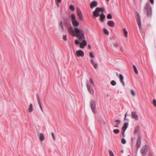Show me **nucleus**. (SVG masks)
<instances>
[{
    "mask_svg": "<svg viewBox=\"0 0 156 156\" xmlns=\"http://www.w3.org/2000/svg\"><path fill=\"white\" fill-rule=\"evenodd\" d=\"M75 33L77 35V37L80 40L85 39V35L83 31L76 27L74 29Z\"/></svg>",
    "mask_w": 156,
    "mask_h": 156,
    "instance_id": "obj_1",
    "label": "nucleus"
},
{
    "mask_svg": "<svg viewBox=\"0 0 156 156\" xmlns=\"http://www.w3.org/2000/svg\"><path fill=\"white\" fill-rule=\"evenodd\" d=\"M144 11L147 13V15L148 17H151L152 10L151 6L149 2H147L144 7Z\"/></svg>",
    "mask_w": 156,
    "mask_h": 156,
    "instance_id": "obj_2",
    "label": "nucleus"
},
{
    "mask_svg": "<svg viewBox=\"0 0 156 156\" xmlns=\"http://www.w3.org/2000/svg\"><path fill=\"white\" fill-rule=\"evenodd\" d=\"M71 19L73 25L75 27H77L79 25V23L78 21L76 20V17L74 14L71 15Z\"/></svg>",
    "mask_w": 156,
    "mask_h": 156,
    "instance_id": "obj_3",
    "label": "nucleus"
},
{
    "mask_svg": "<svg viewBox=\"0 0 156 156\" xmlns=\"http://www.w3.org/2000/svg\"><path fill=\"white\" fill-rule=\"evenodd\" d=\"M90 106L92 111L95 114L97 112L96 109V104L95 101L94 100H92L90 103Z\"/></svg>",
    "mask_w": 156,
    "mask_h": 156,
    "instance_id": "obj_4",
    "label": "nucleus"
},
{
    "mask_svg": "<svg viewBox=\"0 0 156 156\" xmlns=\"http://www.w3.org/2000/svg\"><path fill=\"white\" fill-rule=\"evenodd\" d=\"M148 147L146 145H145L142 148L141 150V153L142 156H145L146 155Z\"/></svg>",
    "mask_w": 156,
    "mask_h": 156,
    "instance_id": "obj_5",
    "label": "nucleus"
},
{
    "mask_svg": "<svg viewBox=\"0 0 156 156\" xmlns=\"http://www.w3.org/2000/svg\"><path fill=\"white\" fill-rule=\"evenodd\" d=\"M137 17L136 18V21L140 29H141V21L140 20V14L138 13H137Z\"/></svg>",
    "mask_w": 156,
    "mask_h": 156,
    "instance_id": "obj_6",
    "label": "nucleus"
},
{
    "mask_svg": "<svg viewBox=\"0 0 156 156\" xmlns=\"http://www.w3.org/2000/svg\"><path fill=\"white\" fill-rule=\"evenodd\" d=\"M100 11V8L99 7L96 8L95 10L93 12V16L95 17H97L99 16L100 15L99 12Z\"/></svg>",
    "mask_w": 156,
    "mask_h": 156,
    "instance_id": "obj_7",
    "label": "nucleus"
},
{
    "mask_svg": "<svg viewBox=\"0 0 156 156\" xmlns=\"http://www.w3.org/2000/svg\"><path fill=\"white\" fill-rule=\"evenodd\" d=\"M141 144V137L140 136H139L136 143V147L139 149L140 147Z\"/></svg>",
    "mask_w": 156,
    "mask_h": 156,
    "instance_id": "obj_8",
    "label": "nucleus"
},
{
    "mask_svg": "<svg viewBox=\"0 0 156 156\" xmlns=\"http://www.w3.org/2000/svg\"><path fill=\"white\" fill-rule=\"evenodd\" d=\"M77 15L81 20L82 21L83 19V14L81 11V10L79 9H77Z\"/></svg>",
    "mask_w": 156,
    "mask_h": 156,
    "instance_id": "obj_9",
    "label": "nucleus"
},
{
    "mask_svg": "<svg viewBox=\"0 0 156 156\" xmlns=\"http://www.w3.org/2000/svg\"><path fill=\"white\" fill-rule=\"evenodd\" d=\"M76 54L77 57H83L84 55V53L82 50H79L76 51Z\"/></svg>",
    "mask_w": 156,
    "mask_h": 156,
    "instance_id": "obj_10",
    "label": "nucleus"
},
{
    "mask_svg": "<svg viewBox=\"0 0 156 156\" xmlns=\"http://www.w3.org/2000/svg\"><path fill=\"white\" fill-rule=\"evenodd\" d=\"M132 117L134 119L136 120L137 121L139 119L138 115H136L135 112L133 111L131 112V114Z\"/></svg>",
    "mask_w": 156,
    "mask_h": 156,
    "instance_id": "obj_11",
    "label": "nucleus"
},
{
    "mask_svg": "<svg viewBox=\"0 0 156 156\" xmlns=\"http://www.w3.org/2000/svg\"><path fill=\"white\" fill-rule=\"evenodd\" d=\"M98 5V3L97 1H93L90 4V7L91 9H92L93 8L96 7Z\"/></svg>",
    "mask_w": 156,
    "mask_h": 156,
    "instance_id": "obj_12",
    "label": "nucleus"
},
{
    "mask_svg": "<svg viewBox=\"0 0 156 156\" xmlns=\"http://www.w3.org/2000/svg\"><path fill=\"white\" fill-rule=\"evenodd\" d=\"M87 86L90 93L91 94H94V90L92 87L90 86L89 84L87 83Z\"/></svg>",
    "mask_w": 156,
    "mask_h": 156,
    "instance_id": "obj_13",
    "label": "nucleus"
},
{
    "mask_svg": "<svg viewBox=\"0 0 156 156\" xmlns=\"http://www.w3.org/2000/svg\"><path fill=\"white\" fill-rule=\"evenodd\" d=\"M81 40L83 41V42L80 43V47L81 48H83L85 46L87 45V42L85 39L82 40Z\"/></svg>",
    "mask_w": 156,
    "mask_h": 156,
    "instance_id": "obj_14",
    "label": "nucleus"
},
{
    "mask_svg": "<svg viewBox=\"0 0 156 156\" xmlns=\"http://www.w3.org/2000/svg\"><path fill=\"white\" fill-rule=\"evenodd\" d=\"M121 121L119 120L116 119L115 120L114 122L113 123V125L114 127H119V125L120 124Z\"/></svg>",
    "mask_w": 156,
    "mask_h": 156,
    "instance_id": "obj_15",
    "label": "nucleus"
},
{
    "mask_svg": "<svg viewBox=\"0 0 156 156\" xmlns=\"http://www.w3.org/2000/svg\"><path fill=\"white\" fill-rule=\"evenodd\" d=\"M99 16H100V20L102 22H104L106 18L105 15L103 13H101L100 15V14Z\"/></svg>",
    "mask_w": 156,
    "mask_h": 156,
    "instance_id": "obj_16",
    "label": "nucleus"
},
{
    "mask_svg": "<svg viewBox=\"0 0 156 156\" xmlns=\"http://www.w3.org/2000/svg\"><path fill=\"white\" fill-rule=\"evenodd\" d=\"M119 77L120 79L121 82L122 83L123 86H124L125 85V83L123 81L124 77L123 75L121 74H119Z\"/></svg>",
    "mask_w": 156,
    "mask_h": 156,
    "instance_id": "obj_17",
    "label": "nucleus"
},
{
    "mask_svg": "<svg viewBox=\"0 0 156 156\" xmlns=\"http://www.w3.org/2000/svg\"><path fill=\"white\" fill-rule=\"evenodd\" d=\"M140 133V126L137 125L135 128L134 133L136 134H139Z\"/></svg>",
    "mask_w": 156,
    "mask_h": 156,
    "instance_id": "obj_18",
    "label": "nucleus"
},
{
    "mask_svg": "<svg viewBox=\"0 0 156 156\" xmlns=\"http://www.w3.org/2000/svg\"><path fill=\"white\" fill-rule=\"evenodd\" d=\"M128 125V123L127 122L125 123L123 126L122 127V131H125L126 129H127Z\"/></svg>",
    "mask_w": 156,
    "mask_h": 156,
    "instance_id": "obj_19",
    "label": "nucleus"
},
{
    "mask_svg": "<svg viewBox=\"0 0 156 156\" xmlns=\"http://www.w3.org/2000/svg\"><path fill=\"white\" fill-rule=\"evenodd\" d=\"M68 30L70 34H74V32L73 30L72 27L71 25L68 28Z\"/></svg>",
    "mask_w": 156,
    "mask_h": 156,
    "instance_id": "obj_20",
    "label": "nucleus"
},
{
    "mask_svg": "<svg viewBox=\"0 0 156 156\" xmlns=\"http://www.w3.org/2000/svg\"><path fill=\"white\" fill-rule=\"evenodd\" d=\"M108 25L112 27H113L115 25L114 22L112 20H110L108 21Z\"/></svg>",
    "mask_w": 156,
    "mask_h": 156,
    "instance_id": "obj_21",
    "label": "nucleus"
},
{
    "mask_svg": "<svg viewBox=\"0 0 156 156\" xmlns=\"http://www.w3.org/2000/svg\"><path fill=\"white\" fill-rule=\"evenodd\" d=\"M60 25L62 31L63 32L64 30V25L63 24V22L62 21H61L60 22Z\"/></svg>",
    "mask_w": 156,
    "mask_h": 156,
    "instance_id": "obj_22",
    "label": "nucleus"
},
{
    "mask_svg": "<svg viewBox=\"0 0 156 156\" xmlns=\"http://www.w3.org/2000/svg\"><path fill=\"white\" fill-rule=\"evenodd\" d=\"M40 140L41 141H42L44 139V137L43 134L42 133H41L39 135Z\"/></svg>",
    "mask_w": 156,
    "mask_h": 156,
    "instance_id": "obj_23",
    "label": "nucleus"
},
{
    "mask_svg": "<svg viewBox=\"0 0 156 156\" xmlns=\"http://www.w3.org/2000/svg\"><path fill=\"white\" fill-rule=\"evenodd\" d=\"M33 105L32 104H30L29 106V111L30 112H31L33 111Z\"/></svg>",
    "mask_w": 156,
    "mask_h": 156,
    "instance_id": "obj_24",
    "label": "nucleus"
},
{
    "mask_svg": "<svg viewBox=\"0 0 156 156\" xmlns=\"http://www.w3.org/2000/svg\"><path fill=\"white\" fill-rule=\"evenodd\" d=\"M133 68L134 69V72H135V73L136 74H137L138 73V71L137 69H136V66L134 65H133Z\"/></svg>",
    "mask_w": 156,
    "mask_h": 156,
    "instance_id": "obj_25",
    "label": "nucleus"
},
{
    "mask_svg": "<svg viewBox=\"0 0 156 156\" xmlns=\"http://www.w3.org/2000/svg\"><path fill=\"white\" fill-rule=\"evenodd\" d=\"M123 31L124 32V35L125 37H126L127 36V34L128 32L126 30L125 28L123 29Z\"/></svg>",
    "mask_w": 156,
    "mask_h": 156,
    "instance_id": "obj_26",
    "label": "nucleus"
},
{
    "mask_svg": "<svg viewBox=\"0 0 156 156\" xmlns=\"http://www.w3.org/2000/svg\"><path fill=\"white\" fill-rule=\"evenodd\" d=\"M104 32L105 34L107 35H108L109 34V32L105 28H104L103 29Z\"/></svg>",
    "mask_w": 156,
    "mask_h": 156,
    "instance_id": "obj_27",
    "label": "nucleus"
},
{
    "mask_svg": "<svg viewBox=\"0 0 156 156\" xmlns=\"http://www.w3.org/2000/svg\"><path fill=\"white\" fill-rule=\"evenodd\" d=\"M110 83L112 85L115 86L116 84V83L115 81L112 80L111 81V82Z\"/></svg>",
    "mask_w": 156,
    "mask_h": 156,
    "instance_id": "obj_28",
    "label": "nucleus"
},
{
    "mask_svg": "<svg viewBox=\"0 0 156 156\" xmlns=\"http://www.w3.org/2000/svg\"><path fill=\"white\" fill-rule=\"evenodd\" d=\"M107 17L108 19H111L112 18V15L110 13H109L107 16Z\"/></svg>",
    "mask_w": 156,
    "mask_h": 156,
    "instance_id": "obj_29",
    "label": "nucleus"
},
{
    "mask_svg": "<svg viewBox=\"0 0 156 156\" xmlns=\"http://www.w3.org/2000/svg\"><path fill=\"white\" fill-rule=\"evenodd\" d=\"M113 132L115 134H118L119 132V129H115L113 131Z\"/></svg>",
    "mask_w": 156,
    "mask_h": 156,
    "instance_id": "obj_30",
    "label": "nucleus"
},
{
    "mask_svg": "<svg viewBox=\"0 0 156 156\" xmlns=\"http://www.w3.org/2000/svg\"><path fill=\"white\" fill-rule=\"evenodd\" d=\"M36 96L37 97V101H38V103H41V101H40V98L39 97V96L38 94H36Z\"/></svg>",
    "mask_w": 156,
    "mask_h": 156,
    "instance_id": "obj_31",
    "label": "nucleus"
},
{
    "mask_svg": "<svg viewBox=\"0 0 156 156\" xmlns=\"http://www.w3.org/2000/svg\"><path fill=\"white\" fill-rule=\"evenodd\" d=\"M121 142L123 144H124L126 143V140L124 138H122L121 140Z\"/></svg>",
    "mask_w": 156,
    "mask_h": 156,
    "instance_id": "obj_32",
    "label": "nucleus"
},
{
    "mask_svg": "<svg viewBox=\"0 0 156 156\" xmlns=\"http://www.w3.org/2000/svg\"><path fill=\"white\" fill-rule=\"evenodd\" d=\"M69 9L72 11L74 10L75 8L73 5H71L69 7Z\"/></svg>",
    "mask_w": 156,
    "mask_h": 156,
    "instance_id": "obj_33",
    "label": "nucleus"
},
{
    "mask_svg": "<svg viewBox=\"0 0 156 156\" xmlns=\"http://www.w3.org/2000/svg\"><path fill=\"white\" fill-rule=\"evenodd\" d=\"M109 154L110 156H114L113 153L111 151H109Z\"/></svg>",
    "mask_w": 156,
    "mask_h": 156,
    "instance_id": "obj_34",
    "label": "nucleus"
},
{
    "mask_svg": "<svg viewBox=\"0 0 156 156\" xmlns=\"http://www.w3.org/2000/svg\"><path fill=\"white\" fill-rule=\"evenodd\" d=\"M93 65L94 66L95 69H97V68H98L97 63H95Z\"/></svg>",
    "mask_w": 156,
    "mask_h": 156,
    "instance_id": "obj_35",
    "label": "nucleus"
},
{
    "mask_svg": "<svg viewBox=\"0 0 156 156\" xmlns=\"http://www.w3.org/2000/svg\"><path fill=\"white\" fill-rule=\"evenodd\" d=\"M113 46L114 47H117L118 46V44L116 43H114L112 44Z\"/></svg>",
    "mask_w": 156,
    "mask_h": 156,
    "instance_id": "obj_36",
    "label": "nucleus"
},
{
    "mask_svg": "<svg viewBox=\"0 0 156 156\" xmlns=\"http://www.w3.org/2000/svg\"><path fill=\"white\" fill-rule=\"evenodd\" d=\"M131 93L133 95V96H135V92L134 91V90L133 89H131Z\"/></svg>",
    "mask_w": 156,
    "mask_h": 156,
    "instance_id": "obj_37",
    "label": "nucleus"
},
{
    "mask_svg": "<svg viewBox=\"0 0 156 156\" xmlns=\"http://www.w3.org/2000/svg\"><path fill=\"white\" fill-rule=\"evenodd\" d=\"M90 57L92 58H94V56L92 52H90Z\"/></svg>",
    "mask_w": 156,
    "mask_h": 156,
    "instance_id": "obj_38",
    "label": "nucleus"
},
{
    "mask_svg": "<svg viewBox=\"0 0 156 156\" xmlns=\"http://www.w3.org/2000/svg\"><path fill=\"white\" fill-rule=\"evenodd\" d=\"M63 38L65 41H67V40L66 35H63Z\"/></svg>",
    "mask_w": 156,
    "mask_h": 156,
    "instance_id": "obj_39",
    "label": "nucleus"
},
{
    "mask_svg": "<svg viewBox=\"0 0 156 156\" xmlns=\"http://www.w3.org/2000/svg\"><path fill=\"white\" fill-rule=\"evenodd\" d=\"M75 42L76 44H80V43H81L80 42V41L77 39L75 40Z\"/></svg>",
    "mask_w": 156,
    "mask_h": 156,
    "instance_id": "obj_40",
    "label": "nucleus"
},
{
    "mask_svg": "<svg viewBox=\"0 0 156 156\" xmlns=\"http://www.w3.org/2000/svg\"><path fill=\"white\" fill-rule=\"evenodd\" d=\"M154 106L156 107V100L155 99H154L153 101Z\"/></svg>",
    "mask_w": 156,
    "mask_h": 156,
    "instance_id": "obj_41",
    "label": "nucleus"
},
{
    "mask_svg": "<svg viewBox=\"0 0 156 156\" xmlns=\"http://www.w3.org/2000/svg\"><path fill=\"white\" fill-rule=\"evenodd\" d=\"M38 104L39 105L40 108H41L42 111L43 112V108H42V106L41 104V103H39Z\"/></svg>",
    "mask_w": 156,
    "mask_h": 156,
    "instance_id": "obj_42",
    "label": "nucleus"
},
{
    "mask_svg": "<svg viewBox=\"0 0 156 156\" xmlns=\"http://www.w3.org/2000/svg\"><path fill=\"white\" fill-rule=\"evenodd\" d=\"M100 11L102 12H104V9L103 8H99Z\"/></svg>",
    "mask_w": 156,
    "mask_h": 156,
    "instance_id": "obj_43",
    "label": "nucleus"
},
{
    "mask_svg": "<svg viewBox=\"0 0 156 156\" xmlns=\"http://www.w3.org/2000/svg\"><path fill=\"white\" fill-rule=\"evenodd\" d=\"M51 134V135H52V137H53L54 140H55V135H54V133H52Z\"/></svg>",
    "mask_w": 156,
    "mask_h": 156,
    "instance_id": "obj_44",
    "label": "nucleus"
},
{
    "mask_svg": "<svg viewBox=\"0 0 156 156\" xmlns=\"http://www.w3.org/2000/svg\"><path fill=\"white\" fill-rule=\"evenodd\" d=\"M64 20L65 21L66 23H67V22L68 21V19L67 17H65L64 18Z\"/></svg>",
    "mask_w": 156,
    "mask_h": 156,
    "instance_id": "obj_45",
    "label": "nucleus"
},
{
    "mask_svg": "<svg viewBox=\"0 0 156 156\" xmlns=\"http://www.w3.org/2000/svg\"><path fill=\"white\" fill-rule=\"evenodd\" d=\"M125 131H122V136L123 137L125 136Z\"/></svg>",
    "mask_w": 156,
    "mask_h": 156,
    "instance_id": "obj_46",
    "label": "nucleus"
},
{
    "mask_svg": "<svg viewBox=\"0 0 156 156\" xmlns=\"http://www.w3.org/2000/svg\"><path fill=\"white\" fill-rule=\"evenodd\" d=\"M90 82L92 84H94V82L93 80L92 79V78H90Z\"/></svg>",
    "mask_w": 156,
    "mask_h": 156,
    "instance_id": "obj_47",
    "label": "nucleus"
},
{
    "mask_svg": "<svg viewBox=\"0 0 156 156\" xmlns=\"http://www.w3.org/2000/svg\"><path fill=\"white\" fill-rule=\"evenodd\" d=\"M149 1L152 4H154V0H149Z\"/></svg>",
    "mask_w": 156,
    "mask_h": 156,
    "instance_id": "obj_48",
    "label": "nucleus"
},
{
    "mask_svg": "<svg viewBox=\"0 0 156 156\" xmlns=\"http://www.w3.org/2000/svg\"><path fill=\"white\" fill-rule=\"evenodd\" d=\"M90 62L92 65H93L95 63L94 62V60L93 59H91L90 60Z\"/></svg>",
    "mask_w": 156,
    "mask_h": 156,
    "instance_id": "obj_49",
    "label": "nucleus"
},
{
    "mask_svg": "<svg viewBox=\"0 0 156 156\" xmlns=\"http://www.w3.org/2000/svg\"><path fill=\"white\" fill-rule=\"evenodd\" d=\"M61 0H56V2H58V3H60Z\"/></svg>",
    "mask_w": 156,
    "mask_h": 156,
    "instance_id": "obj_50",
    "label": "nucleus"
},
{
    "mask_svg": "<svg viewBox=\"0 0 156 156\" xmlns=\"http://www.w3.org/2000/svg\"><path fill=\"white\" fill-rule=\"evenodd\" d=\"M56 4H57V6H58V7H59V3H58V2H56Z\"/></svg>",
    "mask_w": 156,
    "mask_h": 156,
    "instance_id": "obj_51",
    "label": "nucleus"
},
{
    "mask_svg": "<svg viewBox=\"0 0 156 156\" xmlns=\"http://www.w3.org/2000/svg\"><path fill=\"white\" fill-rule=\"evenodd\" d=\"M127 112H126L125 114V117H126L127 115H130V114H127Z\"/></svg>",
    "mask_w": 156,
    "mask_h": 156,
    "instance_id": "obj_52",
    "label": "nucleus"
},
{
    "mask_svg": "<svg viewBox=\"0 0 156 156\" xmlns=\"http://www.w3.org/2000/svg\"><path fill=\"white\" fill-rule=\"evenodd\" d=\"M88 48H89L90 49H91V46H90V44H88Z\"/></svg>",
    "mask_w": 156,
    "mask_h": 156,
    "instance_id": "obj_53",
    "label": "nucleus"
},
{
    "mask_svg": "<svg viewBox=\"0 0 156 156\" xmlns=\"http://www.w3.org/2000/svg\"><path fill=\"white\" fill-rule=\"evenodd\" d=\"M120 50L121 51H123V48H122V47L120 48Z\"/></svg>",
    "mask_w": 156,
    "mask_h": 156,
    "instance_id": "obj_54",
    "label": "nucleus"
},
{
    "mask_svg": "<svg viewBox=\"0 0 156 156\" xmlns=\"http://www.w3.org/2000/svg\"><path fill=\"white\" fill-rule=\"evenodd\" d=\"M125 120H128V119H126V117H125Z\"/></svg>",
    "mask_w": 156,
    "mask_h": 156,
    "instance_id": "obj_55",
    "label": "nucleus"
},
{
    "mask_svg": "<svg viewBox=\"0 0 156 156\" xmlns=\"http://www.w3.org/2000/svg\"><path fill=\"white\" fill-rule=\"evenodd\" d=\"M121 152L122 153H123V150L121 151Z\"/></svg>",
    "mask_w": 156,
    "mask_h": 156,
    "instance_id": "obj_56",
    "label": "nucleus"
},
{
    "mask_svg": "<svg viewBox=\"0 0 156 156\" xmlns=\"http://www.w3.org/2000/svg\"><path fill=\"white\" fill-rule=\"evenodd\" d=\"M116 73V74H117V76H118V73Z\"/></svg>",
    "mask_w": 156,
    "mask_h": 156,
    "instance_id": "obj_57",
    "label": "nucleus"
},
{
    "mask_svg": "<svg viewBox=\"0 0 156 156\" xmlns=\"http://www.w3.org/2000/svg\"><path fill=\"white\" fill-rule=\"evenodd\" d=\"M107 1H109V0H106Z\"/></svg>",
    "mask_w": 156,
    "mask_h": 156,
    "instance_id": "obj_58",
    "label": "nucleus"
},
{
    "mask_svg": "<svg viewBox=\"0 0 156 156\" xmlns=\"http://www.w3.org/2000/svg\"><path fill=\"white\" fill-rule=\"evenodd\" d=\"M128 156H130V155H128Z\"/></svg>",
    "mask_w": 156,
    "mask_h": 156,
    "instance_id": "obj_59",
    "label": "nucleus"
}]
</instances>
